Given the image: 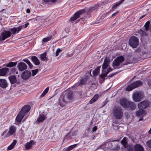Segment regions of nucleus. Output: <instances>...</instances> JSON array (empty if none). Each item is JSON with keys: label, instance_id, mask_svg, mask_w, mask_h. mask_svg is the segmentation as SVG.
<instances>
[{"label": "nucleus", "instance_id": "25", "mask_svg": "<svg viewBox=\"0 0 151 151\" xmlns=\"http://www.w3.org/2000/svg\"><path fill=\"white\" fill-rule=\"evenodd\" d=\"M67 99L68 100V102H71L73 101V92L70 91L68 92L67 95Z\"/></svg>", "mask_w": 151, "mask_h": 151}, {"label": "nucleus", "instance_id": "32", "mask_svg": "<svg viewBox=\"0 0 151 151\" xmlns=\"http://www.w3.org/2000/svg\"><path fill=\"white\" fill-rule=\"evenodd\" d=\"M17 63V62H11L7 63L6 65V66L8 67L11 68L15 66Z\"/></svg>", "mask_w": 151, "mask_h": 151}, {"label": "nucleus", "instance_id": "29", "mask_svg": "<svg viewBox=\"0 0 151 151\" xmlns=\"http://www.w3.org/2000/svg\"><path fill=\"white\" fill-rule=\"evenodd\" d=\"M47 53L45 52L42 54L40 55V58L43 61H47L48 60V58L46 57Z\"/></svg>", "mask_w": 151, "mask_h": 151}, {"label": "nucleus", "instance_id": "15", "mask_svg": "<svg viewBox=\"0 0 151 151\" xmlns=\"http://www.w3.org/2000/svg\"><path fill=\"white\" fill-rule=\"evenodd\" d=\"M29 58L31 60L35 65H38L40 64V63L39 60L36 56H30Z\"/></svg>", "mask_w": 151, "mask_h": 151}, {"label": "nucleus", "instance_id": "37", "mask_svg": "<svg viewBox=\"0 0 151 151\" xmlns=\"http://www.w3.org/2000/svg\"><path fill=\"white\" fill-rule=\"evenodd\" d=\"M120 4L118 2H116L112 6L111 9L110 10L109 12H111L114 10L116 8V7L119 6Z\"/></svg>", "mask_w": 151, "mask_h": 151}, {"label": "nucleus", "instance_id": "21", "mask_svg": "<svg viewBox=\"0 0 151 151\" xmlns=\"http://www.w3.org/2000/svg\"><path fill=\"white\" fill-rule=\"evenodd\" d=\"M25 115L24 114L19 112L16 118V120L19 123H20Z\"/></svg>", "mask_w": 151, "mask_h": 151}, {"label": "nucleus", "instance_id": "48", "mask_svg": "<svg viewBox=\"0 0 151 151\" xmlns=\"http://www.w3.org/2000/svg\"><path fill=\"white\" fill-rule=\"evenodd\" d=\"M14 147L13 146L10 145L8 147L7 150H11L13 149Z\"/></svg>", "mask_w": 151, "mask_h": 151}, {"label": "nucleus", "instance_id": "36", "mask_svg": "<svg viewBox=\"0 0 151 151\" xmlns=\"http://www.w3.org/2000/svg\"><path fill=\"white\" fill-rule=\"evenodd\" d=\"M49 90V87H47L44 91L43 92L40 96V97L42 98L48 92Z\"/></svg>", "mask_w": 151, "mask_h": 151}, {"label": "nucleus", "instance_id": "62", "mask_svg": "<svg viewBox=\"0 0 151 151\" xmlns=\"http://www.w3.org/2000/svg\"><path fill=\"white\" fill-rule=\"evenodd\" d=\"M26 12L27 13H29L30 12V10L29 9H28L26 10Z\"/></svg>", "mask_w": 151, "mask_h": 151}, {"label": "nucleus", "instance_id": "28", "mask_svg": "<svg viewBox=\"0 0 151 151\" xmlns=\"http://www.w3.org/2000/svg\"><path fill=\"white\" fill-rule=\"evenodd\" d=\"M65 90L63 92L62 94L61 95L60 97V99L63 103L66 104V94L65 93Z\"/></svg>", "mask_w": 151, "mask_h": 151}, {"label": "nucleus", "instance_id": "26", "mask_svg": "<svg viewBox=\"0 0 151 151\" xmlns=\"http://www.w3.org/2000/svg\"><path fill=\"white\" fill-rule=\"evenodd\" d=\"M9 79L12 84H13L17 82V79L15 75L11 76H9Z\"/></svg>", "mask_w": 151, "mask_h": 151}, {"label": "nucleus", "instance_id": "12", "mask_svg": "<svg viewBox=\"0 0 151 151\" xmlns=\"http://www.w3.org/2000/svg\"><path fill=\"white\" fill-rule=\"evenodd\" d=\"M31 108L30 106L29 105H24L22 108L20 112L26 115L29 111Z\"/></svg>", "mask_w": 151, "mask_h": 151}, {"label": "nucleus", "instance_id": "56", "mask_svg": "<svg viewBox=\"0 0 151 151\" xmlns=\"http://www.w3.org/2000/svg\"><path fill=\"white\" fill-rule=\"evenodd\" d=\"M97 127L96 126L94 127L92 129V131L93 132H94L96 131V130L97 129Z\"/></svg>", "mask_w": 151, "mask_h": 151}, {"label": "nucleus", "instance_id": "18", "mask_svg": "<svg viewBox=\"0 0 151 151\" xmlns=\"http://www.w3.org/2000/svg\"><path fill=\"white\" fill-rule=\"evenodd\" d=\"M113 70L110 67H109L107 70V71H106V70H104V72H103V73L100 75V77L102 79V80L104 81L105 79V77L106 76L107 74L110 72L112 71Z\"/></svg>", "mask_w": 151, "mask_h": 151}, {"label": "nucleus", "instance_id": "63", "mask_svg": "<svg viewBox=\"0 0 151 151\" xmlns=\"http://www.w3.org/2000/svg\"><path fill=\"white\" fill-rule=\"evenodd\" d=\"M148 84L150 86H151V82L150 81H149L147 82Z\"/></svg>", "mask_w": 151, "mask_h": 151}, {"label": "nucleus", "instance_id": "9", "mask_svg": "<svg viewBox=\"0 0 151 151\" xmlns=\"http://www.w3.org/2000/svg\"><path fill=\"white\" fill-rule=\"evenodd\" d=\"M31 72L27 70L24 71L21 75V78L24 80L28 79L31 76Z\"/></svg>", "mask_w": 151, "mask_h": 151}, {"label": "nucleus", "instance_id": "54", "mask_svg": "<svg viewBox=\"0 0 151 151\" xmlns=\"http://www.w3.org/2000/svg\"><path fill=\"white\" fill-rule=\"evenodd\" d=\"M141 51V50L140 48H138L135 51L136 52L139 53Z\"/></svg>", "mask_w": 151, "mask_h": 151}, {"label": "nucleus", "instance_id": "41", "mask_svg": "<svg viewBox=\"0 0 151 151\" xmlns=\"http://www.w3.org/2000/svg\"><path fill=\"white\" fill-rule=\"evenodd\" d=\"M32 76H34L38 72V69H37L35 70H32Z\"/></svg>", "mask_w": 151, "mask_h": 151}, {"label": "nucleus", "instance_id": "47", "mask_svg": "<svg viewBox=\"0 0 151 151\" xmlns=\"http://www.w3.org/2000/svg\"><path fill=\"white\" fill-rule=\"evenodd\" d=\"M22 61L26 62L27 64L30 62L29 60L27 58L23 59Z\"/></svg>", "mask_w": 151, "mask_h": 151}, {"label": "nucleus", "instance_id": "27", "mask_svg": "<svg viewBox=\"0 0 151 151\" xmlns=\"http://www.w3.org/2000/svg\"><path fill=\"white\" fill-rule=\"evenodd\" d=\"M46 118V117L43 114H40L39 115V117L37 118L36 122L39 123L43 122Z\"/></svg>", "mask_w": 151, "mask_h": 151}, {"label": "nucleus", "instance_id": "16", "mask_svg": "<svg viewBox=\"0 0 151 151\" xmlns=\"http://www.w3.org/2000/svg\"><path fill=\"white\" fill-rule=\"evenodd\" d=\"M146 114L145 110L140 109L136 112V116L138 117H144Z\"/></svg>", "mask_w": 151, "mask_h": 151}, {"label": "nucleus", "instance_id": "55", "mask_svg": "<svg viewBox=\"0 0 151 151\" xmlns=\"http://www.w3.org/2000/svg\"><path fill=\"white\" fill-rule=\"evenodd\" d=\"M28 65H29V68H31L32 69L33 68V65L30 62L29 64H28Z\"/></svg>", "mask_w": 151, "mask_h": 151}, {"label": "nucleus", "instance_id": "31", "mask_svg": "<svg viewBox=\"0 0 151 151\" xmlns=\"http://www.w3.org/2000/svg\"><path fill=\"white\" fill-rule=\"evenodd\" d=\"M121 142L125 147L126 148L127 147V141L126 137H124L122 140Z\"/></svg>", "mask_w": 151, "mask_h": 151}, {"label": "nucleus", "instance_id": "4", "mask_svg": "<svg viewBox=\"0 0 151 151\" xmlns=\"http://www.w3.org/2000/svg\"><path fill=\"white\" fill-rule=\"evenodd\" d=\"M124 60V58L122 56H120L118 57L115 59L113 62V66L114 67V69L120 68L121 67L115 68V66H118L120 64L122 63Z\"/></svg>", "mask_w": 151, "mask_h": 151}, {"label": "nucleus", "instance_id": "24", "mask_svg": "<svg viewBox=\"0 0 151 151\" xmlns=\"http://www.w3.org/2000/svg\"><path fill=\"white\" fill-rule=\"evenodd\" d=\"M9 70V69L7 68H4L1 69L0 70V76H5Z\"/></svg>", "mask_w": 151, "mask_h": 151}, {"label": "nucleus", "instance_id": "42", "mask_svg": "<svg viewBox=\"0 0 151 151\" xmlns=\"http://www.w3.org/2000/svg\"><path fill=\"white\" fill-rule=\"evenodd\" d=\"M62 51V50L60 48H58L56 51V52H55V55L56 56H58L59 55V53L61 52Z\"/></svg>", "mask_w": 151, "mask_h": 151}, {"label": "nucleus", "instance_id": "17", "mask_svg": "<svg viewBox=\"0 0 151 151\" xmlns=\"http://www.w3.org/2000/svg\"><path fill=\"white\" fill-rule=\"evenodd\" d=\"M109 60L107 58H105L104 59L102 65L103 72H104V70L107 68L109 66Z\"/></svg>", "mask_w": 151, "mask_h": 151}, {"label": "nucleus", "instance_id": "58", "mask_svg": "<svg viewBox=\"0 0 151 151\" xmlns=\"http://www.w3.org/2000/svg\"><path fill=\"white\" fill-rule=\"evenodd\" d=\"M50 0H44V2L45 3H50Z\"/></svg>", "mask_w": 151, "mask_h": 151}, {"label": "nucleus", "instance_id": "44", "mask_svg": "<svg viewBox=\"0 0 151 151\" xmlns=\"http://www.w3.org/2000/svg\"><path fill=\"white\" fill-rule=\"evenodd\" d=\"M146 144L148 147L151 148V139L148 140Z\"/></svg>", "mask_w": 151, "mask_h": 151}, {"label": "nucleus", "instance_id": "61", "mask_svg": "<svg viewBox=\"0 0 151 151\" xmlns=\"http://www.w3.org/2000/svg\"><path fill=\"white\" fill-rule=\"evenodd\" d=\"M124 0H121L119 2H118L119 3V4H122L124 1Z\"/></svg>", "mask_w": 151, "mask_h": 151}, {"label": "nucleus", "instance_id": "6", "mask_svg": "<svg viewBox=\"0 0 151 151\" xmlns=\"http://www.w3.org/2000/svg\"><path fill=\"white\" fill-rule=\"evenodd\" d=\"M150 105V102L147 101H144L138 104V106L139 109H143L148 107Z\"/></svg>", "mask_w": 151, "mask_h": 151}, {"label": "nucleus", "instance_id": "30", "mask_svg": "<svg viewBox=\"0 0 151 151\" xmlns=\"http://www.w3.org/2000/svg\"><path fill=\"white\" fill-rule=\"evenodd\" d=\"M99 98V95L97 94L95 95L93 98L90 100L89 103L92 104L96 101Z\"/></svg>", "mask_w": 151, "mask_h": 151}, {"label": "nucleus", "instance_id": "45", "mask_svg": "<svg viewBox=\"0 0 151 151\" xmlns=\"http://www.w3.org/2000/svg\"><path fill=\"white\" fill-rule=\"evenodd\" d=\"M119 139L115 140H111V139H108L107 140H106V141L105 142V143H107L108 142H110L111 141V142H114V141L119 142Z\"/></svg>", "mask_w": 151, "mask_h": 151}, {"label": "nucleus", "instance_id": "22", "mask_svg": "<svg viewBox=\"0 0 151 151\" xmlns=\"http://www.w3.org/2000/svg\"><path fill=\"white\" fill-rule=\"evenodd\" d=\"M8 84L6 81L4 79H0V86L4 88L7 87Z\"/></svg>", "mask_w": 151, "mask_h": 151}, {"label": "nucleus", "instance_id": "10", "mask_svg": "<svg viewBox=\"0 0 151 151\" xmlns=\"http://www.w3.org/2000/svg\"><path fill=\"white\" fill-rule=\"evenodd\" d=\"M84 11L81 10L76 12L70 19V21L71 22L74 21L77 18L80 17V15L83 13Z\"/></svg>", "mask_w": 151, "mask_h": 151}, {"label": "nucleus", "instance_id": "38", "mask_svg": "<svg viewBox=\"0 0 151 151\" xmlns=\"http://www.w3.org/2000/svg\"><path fill=\"white\" fill-rule=\"evenodd\" d=\"M139 33L141 35L142 37H144L147 35V33L141 29L139 30Z\"/></svg>", "mask_w": 151, "mask_h": 151}, {"label": "nucleus", "instance_id": "50", "mask_svg": "<svg viewBox=\"0 0 151 151\" xmlns=\"http://www.w3.org/2000/svg\"><path fill=\"white\" fill-rule=\"evenodd\" d=\"M127 151H135V150L132 147H129Z\"/></svg>", "mask_w": 151, "mask_h": 151}, {"label": "nucleus", "instance_id": "33", "mask_svg": "<svg viewBox=\"0 0 151 151\" xmlns=\"http://www.w3.org/2000/svg\"><path fill=\"white\" fill-rule=\"evenodd\" d=\"M101 67V66H98L96 70L93 71V74L94 76H96L99 74Z\"/></svg>", "mask_w": 151, "mask_h": 151}, {"label": "nucleus", "instance_id": "7", "mask_svg": "<svg viewBox=\"0 0 151 151\" xmlns=\"http://www.w3.org/2000/svg\"><path fill=\"white\" fill-rule=\"evenodd\" d=\"M11 36V32L9 30H4L1 35L3 41L10 37Z\"/></svg>", "mask_w": 151, "mask_h": 151}, {"label": "nucleus", "instance_id": "35", "mask_svg": "<svg viewBox=\"0 0 151 151\" xmlns=\"http://www.w3.org/2000/svg\"><path fill=\"white\" fill-rule=\"evenodd\" d=\"M150 23V22L149 21H148L145 23L144 26L145 27V30L146 31H148L149 29Z\"/></svg>", "mask_w": 151, "mask_h": 151}, {"label": "nucleus", "instance_id": "5", "mask_svg": "<svg viewBox=\"0 0 151 151\" xmlns=\"http://www.w3.org/2000/svg\"><path fill=\"white\" fill-rule=\"evenodd\" d=\"M143 97V94L141 92H136L133 95V99L135 102L140 101Z\"/></svg>", "mask_w": 151, "mask_h": 151}, {"label": "nucleus", "instance_id": "2", "mask_svg": "<svg viewBox=\"0 0 151 151\" xmlns=\"http://www.w3.org/2000/svg\"><path fill=\"white\" fill-rule=\"evenodd\" d=\"M142 82L139 80L133 82L125 88L126 91H130L133 89L142 86Z\"/></svg>", "mask_w": 151, "mask_h": 151}, {"label": "nucleus", "instance_id": "3", "mask_svg": "<svg viewBox=\"0 0 151 151\" xmlns=\"http://www.w3.org/2000/svg\"><path fill=\"white\" fill-rule=\"evenodd\" d=\"M139 39L136 37H132L129 39V44L133 48H136L139 45Z\"/></svg>", "mask_w": 151, "mask_h": 151}, {"label": "nucleus", "instance_id": "64", "mask_svg": "<svg viewBox=\"0 0 151 151\" xmlns=\"http://www.w3.org/2000/svg\"><path fill=\"white\" fill-rule=\"evenodd\" d=\"M29 23H27L26 24H25V28H26L28 25H29Z\"/></svg>", "mask_w": 151, "mask_h": 151}, {"label": "nucleus", "instance_id": "19", "mask_svg": "<svg viewBox=\"0 0 151 151\" xmlns=\"http://www.w3.org/2000/svg\"><path fill=\"white\" fill-rule=\"evenodd\" d=\"M128 102V101L126 99L124 98L120 100L119 103L122 107L126 108Z\"/></svg>", "mask_w": 151, "mask_h": 151}, {"label": "nucleus", "instance_id": "23", "mask_svg": "<svg viewBox=\"0 0 151 151\" xmlns=\"http://www.w3.org/2000/svg\"><path fill=\"white\" fill-rule=\"evenodd\" d=\"M135 151H144V148L140 144H137L134 146Z\"/></svg>", "mask_w": 151, "mask_h": 151}, {"label": "nucleus", "instance_id": "13", "mask_svg": "<svg viewBox=\"0 0 151 151\" xmlns=\"http://www.w3.org/2000/svg\"><path fill=\"white\" fill-rule=\"evenodd\" d=\"M17 67L20 71H22L27 69V66L24 63L21 62L18 64Z\"/></svg>", "mask_w": 151, "mask_h": 151}, {"label": "nucleus", "instance_id": "49", "mask_svg": "<svg viewBox=\"0 0 151 151\" xmlns=\"http://www.w3.org/2000/svg\"><path fill=\"white\" fill-rule=\"evenodd\" d=\"M109 12H107L106 14H103L101 17V19H104L105 17H106L107 14H108Z\"/></svg>", "mask_w": 151, "mask_h": 151}, {"label": "nucleus", "instance_id": "57", "mask_svg": "<svg viewBox=\"0 0 151 151\" xmlns=\"http://www.w3.org/2000/svg\"><path fill=\"white\" fill-rule=\"evenodd\" d=\"M73 54L72 53H71L70 54H69V53H67V57H70L72 56H73Z\"/></svg>", "mask_w": 151, "mask_h": 151}, {"label": "nucleus", "instance_id": "1", "mask_svg": "<svg viewBox=\"0 0 151 151\" xmlns=\"http://www.w3.org/2000/svg\"><path fill=\"white\" fill-rule=\"evenodd\" d=\"M113 114L116 119H121L123 116V109L120 107H115L113 110Z\"/></svg>", "mask_w": 151, "mask_h": 151}, {"label": "nucleus", "instance_id": "52", "mask_svg": "<svg viewBox=\"0 0 151 151\" xmlns=\"http://www.w3.org/2000/svg\"><path fill=\"white\" fill-rule=\"evenodd\" d=\"M119 12V11H117L116 12L114 13H113L111 15V17H110V18H111L115 16H116L117 14Z\"/></svg>", "mask_w": 151, "mask_h": 151}, {"label": "nucleus", "instance_id": "43", "mask_svg": "<svg viewBox=\"0 0 151 151\" xmlns=\"http://www.w3.org/2000/svg\"><path fill=\"white\" fill-rule=\"evenodd\" d=\"M11 72L12 73L17 74L18 73V72L17 71L16 69L15 68H12L11 70Z\"/></svg>", "mask_w": 151, "mask_h": 151}, {"label": "nucleus", "instance_id": "8", "mask_svg": "<svg viewBox=\"0 0 151 151\" xmlns=\"http://www.w3.org/2000/svg\"><path fill=\"white\" fill-rule=\"evenodd\" d=\"M16 128L15 126L14 125L11 126L9 129V131L5 135V137H7L11 135H12L16 131Z\"/></svg>", "mask_w": 151, "mask_h": 151}, {"label": "nucleus", "instance_id": "39", "mask_svg": "<svg viewBox=\"0 0 151 151\" xmlns=\"http://www.w3.org/2000/svg\"><path fill=\"white\" fill-rule=\"evenodd\" d=\"M86 81V80L85 78L82 79L80 81V82L78 84V85H82L84 84Z\"/></svg>", "mask_w": 151, "mask_h": 151}, {"label": "nucleus", "instance_id": "60", "mask_svg": "<svg viewBox=\"0 0 151 151\" xmlns=\"http://www.w3.org/2000/svg\"><path fill=\"white\" fill-rule=\"evenodd\" d=\"M140 117V118L139 119V121H141L143 120V117Z\"/></svg>", "mask_w": 151, "mask_h": 151}, {"label": "nucleus", "instance_id": "46", "mask_svg": "<svg viewBox=\"0 0 151 151\" xmlns=\"http://www.w3.org/2000/svg\"><path fill=\"white\" fill-rule=\"evenodd\" d=\"M17 143V141L16 140H13L12 142L11 143V145L14 147V146Z\"/></svg>", "mask_w": 151, "mask_h": 151}, {"label": "nucleus", "instance_id": "51", "mask_svg": "<svg viewBox=\"0 0 151 151\" xmlns=\"http://www.w3.org/2000/svg\"><path fill=\"white\" fill-rule=\"evenodd\" d=\"M8 129H5L4 131L1 133V136H3L4 134H5L6 133Z\"/></svg>", "mask_w": 151, "mask_h": 151}, {"label": "nucleus", "instance_id": "40", "mask_svg": "<svg viewBox=\"0 0 151 151\" xmlns=\"http://www.w3.org/2000/svg\"><path fill=\"white\" fill-rule=\"evenodd\" d=\"M77 144H75L71 145L67 148V151H69L73 148H74L76 146Z\"/></svg>", "mask_w": 151, "mask_h": 151}, {"label": "nucleus", "instance_id": "20", "mask_svg": "<svg viewBox=\"0 0 151 151\" xmlns=\"http://www.w3.org/2000/svg\"><path fill=\"white\" fill-rule=\"evenodd\" d=\"M35 142L32 140L30 141L29 142H27L25 145V147L26 150H29L31 149L32 145L35 144Z\"/></svg>", "mask_w": 151, "mask_h": 151}, {"label": "nucleus", "instance_id": "59", "mask_svg": "<svg viewBox=\"0 0 151 151\" xmlns=\"http://www.w3.org/2000/svg\"><path fill=\"white\" fill-rule=\"evenodd\" d=\"M57 0H50V2L54 3Z\"/></svg>", "mask_w": 151, "mask_h": 151}, {"label": "nucleus", "instance_id": "14", "mask_svg": "<svg viewBox=\"0 0 151 151\" xmlns=\"http://www.w3.org/2000/svg\"><path fill=\"white\" fill-rule=\"evenodd\" d=\"M136 107V105L133 102L128 101L126 108H128L131 110H134L135 109Z\"/></svg>", "mask_w": 151, "mask_h": 151}, {"label": "nucleus", "instance_id": "11", "mask_svg": "<svg viewBox=\"0 0 151 151\" xmlns=\"http://www.w3.org/2000/svg\"><path fill=\"white\" fill-rule=\"evenodd\" d=\"M22 26H20L17 27H14L11 28L10 29L9 31L11 32V35H15L17 33H19L22 29Z\"/></svg>", "mask_w": 151, "mask_h": 151}, {"label": "nucleus", "instance_id": "53", "mask_svg": "<svg viewBox=\"0 0 151 151\" xmlns=\"http://www.w3.org/2000/svg\"><path fill=\"white\" fill-rule=\"evenodd\" d=\"M117 72H116L115 73H111L110 75H109L108 76V77H111L112 76H114L115 75V74H116Z\"/></svg>", "mask_w": 151, "mask_h": 151}, {"label": "nucleus", "instance_id": "34", "mask_svg": "<svg viewBox=\"0 0 151 151\" xmlns=\"http://www.w3.org/2000/svg\"><path fill=\"white\" fill-rule=\"evenodd\" d=\"M52 36L50 35L48 37L44 38L42 40V42L45 43L48 41H50L52 38Z\"/></svg>", "mask_w": 151, "mask_h": 151}]
</instances>
